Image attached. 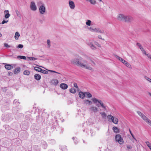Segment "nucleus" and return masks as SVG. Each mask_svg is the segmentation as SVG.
<instances>
[{"label":"nucleus","instance_id":"nucleus-3","mask_svg":"<svg viewBox=\"0 0 151 151\" xmlns=\"http://www.w3.org/2000/svg\"><path fill=\"white\" fill-rule=\"evenodd\" d=\"M37 5L39 7V12L40 14H44L46 11V8L45 4L41 1H39L37 3Z\"/></svg>","mask_w":151,"mask_h":151},{"label":"nucleus","instance_id":"nucleus-14","mask_svg":"<svg viewBox=\"0 0 151 151\" xmlns=\"http://www.w3.org/2000/svg\"><path fill=\"white\" fill-rule=\"evenodd\" d=\"M50 83L52 84L55 86H56L58 84L59 81L58 80L54 79L52 80Z\"/></svg>","mask_w":151,"mask_h":151},{"label":"nucleus","instance_id":"nucleus-2","mask_svg":"<svg viewBox=\"0 0 151 151\" xmlns=\"http://www.w3.org/2000/svg\"><path fill=\"white\" fill-rule=\"evenodd\" d=\"M117 19L120 21L129 22L132 19V18L130 16L123 14H119L117 15Z\"/></svg>","mask_w":151,"mask_h":151},{"label":"nucleus","instance_id":"nucleus-46","mask_svg":"<svg viewBox=\"0 0 151 151\" xmlns=\"http://www.w3.org/2000/svg\"><path fill=\"white\" fill-rule=\"evenodd\" d=\"M4 47H8V48H9V47H11V46L9 45H8L7 44V43H4Z\"/></svg>","mask_w":151,"mask_h":151},{"label":"nucleus","instance_id":"nucleus-41","mask_svg":"<svg viewBox=\"0 0 151 151\" xmlns=\"http://www.w3.org/2000/svg\"><path fill=\"white\" fill-rule=\"evenodd\" d=\"M47 43L48 45V47H50V42L49 40H47Z\"/></svg>","mask_w":151,"mask_h":151},{"label":"nucleus","instance_id":"nucleus-42","mask_svg":"<svg viewBox=\"0 0 151 151\" xmlns=\"http://www.w3.org/2000/svg\"><path fill=\"white\" fill-rule=\"evenodd\" d=\"M100 114L103 118H105L106 116V114L105 112L101 113Z\"/></svg>","mask_w":151,"mask_h":151},{"label":"nucleus","instance_id":"nucleus-15","mask_svg":"<svg viewBox=\"0 0 151 151\" xmlns=\"http://www.w3.org/2000/svg\"><path fill=\"white\" fill-rule=\"evenodd\" d=\"M111 120L112 122L115 124H117L118 123V119L116 117H114L113 116V118H112Z\"/></svg>","mask_w":151,"mask_h":151},{"label":"nucleus","instance_id":"nucleus-51","mask_svg":"<svg viewBox=\"0 0 151 151\" xmlns=\"http://www.w3.org/2000/svg\"><path fill=\"white\" fill-rule=\"evenodd\" d=\"M127 147L128 149H131L132 148V146L131 145H127Z\"/></svg>","mask_w":151,"mask_h":151},{"label":"nucleus","instance_id":"nucleus-40","mask_svg":"<svg viewBox=\"0 0 151 151\" xmlns=\"http://www.w3.org/2000/svg\"><path fill=\"white\" fill-rule=\"evenodd\" d=\"M40 72L42 73L45 74H47L48 73V72L47 71L45 70H44L42 69L40 71Z\"/></svg>","mask_w":151,"mask_h":151},{"label":"nucleus","instance_id":"nucleus-23","mask_svg":"<svg viewBox=\"0 0 151 151\" xmlns=\"http://www.w3.org/2000/svg\"><path fill=\"white\" fill-rule=\"evenodd\" d=\"M91 100L94 104H96L97 102L99 103L100 101V100H98L96 98H93Z\"/></svg>","mask_w":151,"mask_h":151},{"label":"nucleus","instance_id":"nucleus-25","mask_svg":"<svg viewBox=\"0 0 151 151\" xmlns=\"http://www.w3.org/2000/svg\"><path fill=\"white\" fill-rule=\"evenodd\" d=\"M145 143L151 150V143L148 141H146Z\"/></svg>","mask_w":151,"mask_h":151},{"label":"nucleus","instance_id":"nucleus-13","mask_svg":"<svg viewBox=\"0 0 151 151\" xmlns=\"http://www.w3.org/2000/svg\"><path fill=\"white\" fill-rule=\"evenodd\" d=\"M60 87L62 89L65 90L68 87V86L66 84L62 83L60 85Z\"/></svg>","mask_w":151,"mask_h":151},{"label":"nucleus","instance_id":"nucleus-64","mask_svg":"<svg viewBox=\"0 0 151 151\" xmlns=\"http://www.w3.org/2000/svg\"><path fill=\"white\" fill-rule=\"evenodd\" d=\"M134 140H132V142H134Z\"/></svg>","mask_w":151,"mask_h":151},{"label":"nucleus","instance_id":"nucleus-1","mask_svg":"<svg viewBox=\"0 0 151 151\" xmlns=\"http://www.w3.org/2000/svg\"><path fill=\"white\" fill-rule=\"evenodd\" d=\"M71 62L72 63L81 68L90 70H92V68L88 63L87 61L85 60H83L82 58L79 56L72 59Z\"/></svg>","mask_w":151,"mask_h":151},{"label":"nucleus","instance_id":"nucleus-36","mask_svg":"<svg viewBox=\"0 0 151 151\" xmlns=\"http://www.w3.org/2000/svg\"><path fill=\"white\" fill-rule=\"evenodd\" d=\"M137 45L138 46L139 48L140 49V50H142L144 48L139 43H137Z\"/></svg>","mask_w":151,"mask_h":151},{"label":"nucleus","instance_id":"nucleus-26","mask_svg":"<svg viewBox=\"0 0 151 151\" xmlns=\"http://www.w3.org/2000/svg\"><path fill=\"white\" fill-rule=\"evenodd\" d=\"M20 71V69L19 68H16L14 70V73L16 74L19 73Z\"/></svg>","mask_w":151,"mask_h":151},{"label":"nucleus","instance_id":"nucleus-4","mask_svg":"<svg viewBox=\"0 0 151 151\" xmlns=\"http://www.w3.org/2000/svg\"><path fill=\"white\" fill-rule=\"evenodd\" d=\"M88 29L92 32H96L101 34H104L105 32V31L104 30L101 29L99 28L89 27L88 28Z\"/></svg>","mask_w":151,"mask_h":151},{"label":"nucleus","instance_id":"nucleus-59","mask_svg":"<svg viewBox=\"0 0 151 151\" xmlns=\"http://www.w3.org/2000/svg\"><path fill=\"white\" fill-rule=\"evenodd\" d=\"M91 63H92L94 65H95V63H94V62L92 60H91Z\"/></svg>","mask_w":151,"mask_h":151},{"label":"nucleus","instance_id":"nucleus-20","mask_svg":"<svg viewBox=\"0 0 151 151\" xmlns=\"http://www.w3.org/2000/svg\"><path fill=\"white\" fill-rule=\"evenodd\" d=\"M4 12L5 14V18L6 19L8 18L10 16V14L9 13V11L8 10H5Z\"/></svg>","mask_w":151,"mask_h":151},{"label":"nucleus","instance_id":"nucleus-53","mask_svg":"<svg viewBox=\"0 0 151 151\" xmlns=\"http://www.w3.org/2000/svg\"><path fill=\"white\" fill-rule=\"evenodd\" d=\"M98 38H99V39H101V40H104V39L102 38L101 36V35H98Z\"/></svg>","mask_w":151,"mask_h":151},{"label":"nucleus","instance_id":"nucleus-63","mask_svg":"<svg viewBox=\"0 0 151 151\" xmlns=\"http://www.w3.org/2000/svg\"><path fill=\"white\" fill-rule=\"evenodd\" d=\"M2 36V34H1V33L0 32V37H1Z\"/></svg>","mask_w":151,"mask_h":151},{"label":"nucleus","instance_id":"nucleus-12","mask_svg":"<svg viewBox=\"0 0 151 151\" xmlns=\"http://www.w3.org/2000/svg\"><path fill=\"white\" fill-rule=\"evenodd\" d=\"M115 57L116 59H118L120 61L122 62L124 64H125V63H126L127 61H125V60H124L122 58L120 57L119 56L116 55H115Z\"/></svg>","mask_w":151,"mask_h":151},{"label":"nucleus","instance_id":"nucleus-58","mask_svg":"<svg viewBox=\"0 0 151 151\" xmlns=\"http://www.w3.org/2000/svg\"><path fill=\"white\" fill-rule=\"evenodd\" d=\"M51 71L52 72H54V73H58V74H60L59 73H58L57 72H56V71H53V70H51Z\"/></svg>","mask_w":151,"mask_h":151},{"label":"nucleus","instance_id":"nucleus-62","mask_svg":"<svg viewBox=\"0 0 151 151\" xmlns=\"http://www.w3.org/2000/svg\"><path fill=\"white\" fill-rule=\"evenodd\" d=\"M148 94H149V95H150L151 96V93L149 92L148 93Z\"/></svg>","mask_w":151,"mask_h":151},{"label":"nucleus","instance_id":"nucleus-47","mask_svg":"<svg viewBox=\"0 0 151 151\" xmlns=\"http://www.w3.org/2000/svg\"><path fill=\"white\" fill-rule=\"evenodd\" d=\"M77 139V138H76V137H73V139L74 141V143L76 144H77L78 143V142L77 141H76Z\"/></svg>","mask_w":151,"mask_h":151},{"label":"nucleus","instance_id":"nucleus-35","mask_svg":"<svg viewBox=\"0 0 151 151\" xmlns=\"http://www.w3.org/2000/svg\"><path fill=\"white\" fill-rule=\"evenodd\" d=\"M85 102L86 104H88L89 105H91V102L88 100H86L85 101Z\"/></svg>","mask_w":151,"mask_h":151},{"label":"nucleus","instance_id":"nucleus-43","mask_svg":"<svg viewBox=\"0 0 151 151\" xmlns=\"http://www.w3.org/2000/svg\"><path fill=\"white\" fill-rule=\"evenodd\" d=\"M42 143H43V144L44 145V148H46L47 147V145L46 143L45 142L43 141L42 142Z\"/></svg>","mask_w":151,"mask_h":151},{"label":"nucleus","instance_id":"nucleus-38","mask_svg":"<svg viewBox=\"0 0 151 151\" xmlns=\"http://www.w3.org/2000/svg\"><path fill=\"white\" fill-rule=\"evenodd\" d=\"M70 92L72 93H74L76 92V90L74 89L71 88L70 90Z\"/></svg>","mask_w":151,"mask_h":151},{"label":"nucleus","instance_id":"nucleus-19","mask_svg":"<svg viewBox=\"0 0 151 151\" xmlns=\"http://www.w3.org/2000/svg\"><path fill=\"white\" fill-rule=\"evenodd\" d=\"M34 78L36 80L39 81L40 79L41 76L40 75L36 74L34 75Z\"/></svg>","mask_w":151,"mask_h":151},{"label":"nucleus","instance_id":"nucleus-37","mask_svg":"<svg viewBox=\"0 0 151 151\" xmlns=\"http://www.w3.org/2000/svg\"><path fill=\"white\" fill-rule=\"evenodd\" d=\"M18 58H20L21 59L26 60V57L24 56H19L17 57Z\"/></svg>","mask_w":151,"mask_h":151},{"label":"nucleus","instance_id":"nucleus-11","mask_svg":"<svg viewBox=\"0 0 151 151\" xmlns=\"http://www.w3.org/2000/svg\"><path fill=\"white\" fill-rule=\"evenodd\" d=\"M87 44L92 50H95L96 48V47L93 45L92 43L91 42H87Z\"/></svg>","mask_w":151,"mask_h":151},{"label":"nucleus","instance_id":"nucleus-6","mask_svg":"<svg viewBox=\"0 0 151 151\" xmlns=\"http://www.w3.org/2000/svg\"><path fill=\"white\" fill-rule=\"evenodd\" d=\"M138 114L144 120L147 122L149 125L151 123V121L149 119L145 116L139 111L137 112Z\"/></svg>","mask_w":151,"mask_h":151},{"label":"nucleus","instance_id":"nucleus-32","mask_svg":"<svg viewBox=\"0 0 151 151\" xmlns=\"http://www.w3.org/2000/svg\"><path fill=\"white\" fill-rule=\"evenodd\" d=\"M61 148L63 151H67V149L66 146H62Z\"/></svg>","mask_w":151,"mask_h":151},{"label":"nucleus","instance_id":"nucleus-56","mask_svg":"<svg viewBox=\"0 0 151 151\" xmlns=\"http://www.w3.org/2000/svg\"><path fill=\"white\" fill-rule=\"evenodd\" d=\"M147 57L150 59L151 60V55L150 54H147Z\"/></svg>","mask_w":151,"mask_h":151},{"label":"nucleus","instance_id":"nucleus-28","mask_svg":"<svg viewBox=\"0 0 151 151\" xmlns=\"http://www.w3.org/2000/svg\"><path fill=\"white\" fill-rule=\"evenodd\" d=\"M23 74L24 75L28 76L30 74V72L27 70H25L24 71Z\"/></svg>","mask_w":151,"mask_h":151},{"label":"nucleus","instance_id":"nucleus-31","mask_svg":"<svg viewBox=\"0 0 151 151\" xmlns=\"http://www.w3.org/2000/svg\"><path fill=\"white\" fill-rule=\"evenodd\" d=\"M27 58L30 60H37V58L34 57H27Z\"/></svg>","mask_w":151,"mask_h":151},{"label":"nucleus","instance_id":"nucleus-18","mask_svg":"<svg viewBox=\"0 0 151 151\" xmlns=\"http://www.w3.org/2000/svg\"><path fill=\"white\" fill-rule=\"evenodd\" d=\"M5 68L7 70H9L13 68V67L8 64H6L5 66Z\"/></svg>","mask_w":151,"mask_h":151},{"label":"nucleus","instance_id":"nucleus-50","mask_svg":"<svg viewBox=\"0 0 151 151\" xmlns=\"http://www.w3.org/2000/svg\"><path fill=\"white\" fill-rule=\"evenodd\" d=\"M23 47V45L22 44H19L17 47L18 48H20L21 49Z\"/></svg>","mask_w":151,"mask_h":151},{"label":"nucleus","instance_id":"nucleus-45","mask_svg":"<svg viewBox=\"0 0 151 151\" xmlns=\"http://www.w3.org/2000/svg\"><path fill=\"white\" fill-rule=\"evenodd\" d=\"M18 100L16 99L15 100L13 101V104L17 105L18 103Z\"/></svg>","mask_w":151,"mask_h":151},{"label":"nucleus","instance_id":"nucleus-16","mask_svg":"<svg viewBox=\"0 0 151 151\" xmlns=\"http://www.w3.org/2000/svg\"><path fill=\"white\" fill-rule=\"evenodd\" d=\"M111 120L112 122L115 124H117L118 123V119L116 117H114L113 116V118H112Z\"/></svg>","mask_w":151,"mask_h":151},{"label":"nucleus","instance_id":"nucleus-5","mask_svg":"<svg viewBox=\"0 0 151 151\" xmlns=\"http://www.w3.org/2000/svg\"><path fill=\"white\" fill-rule=\"evenodd\" d=\"M138 114L144 120L147 122L149 125L151 123V121L149 119L145 116L139 111L137 112Z\"/></svg>","mask_w":151,"mask_h":151},{"label":"nucleus","instance_id":"nucleus-49","mask_svg":"<svg viewBox=\"0 0 151 151\" xmlns=\"http://www.w3.org/2000/svg\"><path fill=\"white\" fill-rule=\"evenodd\" d=\"M145 78L146 80H147L149 82H151V79L150 78H149L148 77H146V76H145Z\"/></svg>","mask_w":151,"mask_h":151},{"label":"nucleus","instance_id":"nucleus-55","mask_svg":"<svg viewBox=\"0 0 151 151\" xmlns=\"http://www.w3.org/2000/svg\"><path fill=\"white\" fill-rule=\"evenodd\" d=\"M95 44L97 46H98V47H101L99 43H98V42H95Z\"/></svg>","mask_w":151,"mask_h":151},{"label":"nucleus","instance_id":"nucleus-48","mask_svg":"<svg viewBox=\"0 0 151 151\" xmlns=\"http://www.w3.org/2000/svg\"><path fill=\"white\" fill-rule=\"evenodd\" d=\"M8 21H9L8 20H7L6 21L5 20H3L1 22V24H4L5 23H6L8 22Z\"/></svg>","mask_w":151,"mask_h":151},{"label":"nucleus","instance_id":"nucleus-27","mask_svg":"<svg viewBox=\"0 0 151 151\" xmlns=\"http://www.w3.org/2000/svg\"><path fill=\"white\" fill-rule=\"evenodd\" d=\"M85 95L88 98L92 97V95L89 92H85Z\"/></svg>","mask_w":151,"mask_h":151},{"label":"nucleus","instance_id":"nucleus-24","mask_svg":"<svg viewBox=\"0 0 151 151\" xmlns=\"http://www.w3.org/2000/svg\"><path fill=\"white\" fill-rule=\"evenodd\" d=\"M113 130L114 132L118 133L119 132L118 129L116 127H113Z\"/></svg>","mask_w":151,"mask_h":151},{"label":"nucleus","instance_id":"nucleus-21","mask_svg":"<svg viewBox=\"0 0 151 151\" xmlns=\"http://www.w3.org/2000/svg\"><path fill=\"white\" fill-rule=\"evenodd\" d=\"M20 36V34L19 32H17L15 33V34L14 36V37L16 40H17L18 39L19 37Z\"/></svg>","mask_w":151,"mask_h":151},{"label":"nucleus","instance_id":"nucleus-52","mask_svg":"<svg viewBox=\"0 0 151 151\" xmlns=\"http://www.w3.org/2000/svg\"><path fill=\"white\" fill-rule=\"evenodd\" d=\"M15 12L18 16H19L20 15L19 12L17 10H15Z\"/></svg>","mask_w":151,"mask_h":151},{"label":"nucleus","instance_id":"nucleus-57","mask_svg":"<svg viewBox=\"0 0 151 151\" xmlns=\"http://www.w3.org/2000/svg\"><path fill=\"white\" fill-rule=\"evenodd\" d=\"M131 135H132V137L136 141H137V140L136 139H135V138L134 137V135L133 134H131Z\"/></svg>","mask_w":151,"mask_h":151},{"label":"nucleus","instance_id":"nucleus-34","mask_svg":"<svg viewBox=\"0 0 151 151\" xmlns=\"http://www.w3.org/2000/svg\"><path fill=\"white\" fill-rule=\"evenodd\" d=\"M124 65H126L127 67L129 68H132L131 65L127 61L126 63H125Z\"/></svg>","mask_w":151,"mask_h":151},{"label":"nucleus","instance_id":"nucleus-61","mask_svg":"<svg viewBox=\"0 0 151 151\" xmlns=\"http://www.w3.org/2000/svg\"><path fill=\"white\" fill-rule=\"evenodd\" d=\"M96 106H97L98 107H100V106H99V104H96Z\"/></svg>","mask_w":151,"mask_h":151},{"label":"nucleus","instance_id":"nucleus-17","mask_svg":"<svg viewBox=\"0 0 151 151\" xmlns=\"http://www.w3.org/2000/svg\"><path fill=\"white\" fill-rule=\"evenodd\" d=\"M85 92L80 91L79 93V97L81 99H83L85 97Z\"/></svg>","mask_w":151,"mask_h":151},{"label":"nucleus","instance_id":"nucleus-10","mask_svg":"<svg viewBox=\"0 0 151 151\" xmlns=\"http://www.w3.org/2000/svg\"><path fill=\"white\" fill-rule=\"evenodd\" d=\"M69 4L70 9H74L75 7V4L74 2L71 0L69 1Z\"/></svg>","mask_w":151,"mask_h":151},{"label":"nucleus","instance_id":"nucleus-9","mask_svg":"<svg viewBox=\"0 0 151 151\" xmlns=\"http://www.w3.org/2000/svg\"><path fill=\"white\" fill-rule=\"evenodd\" d=\"M89 109V111L91 113H96L98 111V108L95 106H91Z\"/></svg>","mask_w":151,"mask_h":151},{"label":"nucleus","instance_id":"nucleus-30","mask_svg":"<svg viewBox=\"0 0 151 151\" xmlns=\"http://www.w3.org/2000/svg\"><path fill=\"white\" fill-rule=\"evenodd\" d=\"M34 69L35 70L38 71L40 72V71L41 70V68L40 67H34Z\"/></svg>","mask_w":151,"mask_h":151},{"label":"nucleus","instance_id":"nucleus-33","mask_svg":"<svg viewBox=\"0 0 151 151\" xmlns=\"http://www.w3.org/2000/svg\"><path fill=\"white\" fill-rule=\"evenodd\" d=\"M91 22L90 20H88L86 22V24L87 25L90 26L91 25Z\"/></svg>","mask_w":151,"mask_h":151},{"label":"nucleus","instance_id":"nucleus-54","mask_svg":"<svg viewBox=\"0 0 151 151\" xmlns=\"http://www.w3.org/2000/svg\"><path fill=\"white\" fill-rule=\"evenodd\" d=\"M74 86L77 88H78V87L77 86V84L76 83H74L73 84Z\"/></svg>","mask_w":151,"mask_h":151},{"label":"nucleus","instance_id":"nucleus-29","mask_svg":"<svg viewBox=\"0 0 151 151\" xmlns=\"http://www.w3.org/2000/svg\"><path fill=\"white\" fill-rule=\"evenodd\" d=\"M88 2H90L91 4L93 5H95L96 3L95 0H90Z\"/></svg>","mask_w":151,"mask_h":151},{"label":"nucleus","instance_id":"nucleus-60","mask_svg":"<svg viewBox=\"0 0 151 151\" xmlns=\"http://www.w3.org/2000/svg\"><path fill=\"white\" fill-rule=\"evenodd\" d=\"M129 132H130L131 134H132V132L130 129H129Z\"/></svg>","mask_w":151,"mask_h":151},{"label":"nucleus","instance_id":"nucleus-22","mask_svg":"<svg viewBox=\"0 0 151 151\" xmlns=\"http://www.w3.org/2000/svg\"><path fill=\"white\" fill-rule=\"evenodd\" d=\"M99 103L100 104L101 106L102 107V108L104 109H106V107L105 106L104 103L101 100H100V101Z\"/></svg>","mask_w":151,"mask_h":151},{"label":"nucleus","instance_id":"nucleus-39","mask_svg":"<svg viewBox=\"0 0 151 151\" xmlns=\"http://www.w3.org/2000/svg\"><path fill=\"white\" fill-rule=\"evenodd\" d=\"M107 118L109 121H111L112 118H113V116L111 115H109L107 116Z\"/></svg>","mask_w":151,"mask_h":151},{"label":"nucleus","instance_id":"nucleus-8","mask_svg":"<svg viewBox=\"0 0 151 151\" xmlns=\"http://www.w3.org/2000/svg\"><path fill=\"white\" fill-rule=\"evenodd\" d=\"M29 7L30 9L33 11H36L37 9L36 4L34 1L31 2L29 5Z\"/></svg>","mask_w":151,"mask_h":151},{"label":"nucleus","instance_id":"nucleus-44","mask_svg":"<svg viewBox=\"0 0 151 151\" xmlns=\"http://www.w3.org/2000/svg\"><path fill=\"white\" fill-rule=\"evenodd\" d=\"M142 51V52L145 55H146L147 56V54H147L146 52L143 48L142 50H141Z\"/></svg>","mask_w":151,"mask_h":151},{"label":"nucleus","instance_id":"nucleus-7","mask_svg":"<svg viewBox=\"0 0 151 151\" xmlns=\"http://www.w3.org/2000/svg\"><path fill=\"white\" fill-rule=\"evenodd\" d=\"M115 139L116 141L118 142L119 144L123 145L124 143L123 139L120 135L118 134L116 135Z\"/></svg>","mask_w":151,"mask_h":151}]
</instances>
